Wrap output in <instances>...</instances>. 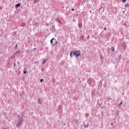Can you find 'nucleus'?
<instances>
[{
	"instance_id": "1",
	"label": "nucleus",
	"mask_w": 129,
	"mask_h": 129,
	"mask_svg": "<svg viewBox=\"0 0 129 129\" xmlns=\"http://www.w3.org/2000/svg\"><path fill=\"white\" fill-rule=\"evenodd\" d=\"M23 120H24V119L22 117L20 118V119L18 120L17 124L16 125V127H18L19 129L21 128V124H22Z\"/></svg>"
},
{
	"instance_id": "2",
	"label": "nucleus",
	"mask_w": 129,
	"mask_h": 129,
	"mask_svg": "<svg viewBox=\"0 0 129 129\" xmlns=\"http://www.w3.org/2000/svg\"><path fill=\"white\" fill-rule=\"evenodd\" d=\"M73 55H74V56H76V57H79V56L81 55L80 51L78 50L73 51Z\"/></svg>"
},
{
	"instance_id": "3",
	"label": "nucleus",
	"mask_w": 129,
	"mask_h": 129,
	"mask_svg": "<svg viewBox=\"0 0 129 129\" xmlns=\"http://www.w3.org/2000/svg\"><path fill=\"white\" fill-rule=\"evenodd\" d=\"M122 47L123 48V49L125 50L126 48V43L123 42L122 43Z\"/></svg>"
},
{
	"instance_id": "4",
	"label": "nucleus",
	"mask_w": 129,
	"mask_h": 129,
	"mask_svg": "<svg viewBox=\"0 0 129 129\" xmlns=\"http://www.w3.org/2000/svg\"><path fill=\"white\" fill-rule=\"evenodd\" d=\"M119 114V111H118V110H117L116 111V116L117 117H118Z\"/></svg>"
},
{
	"instance_id": "5",
	"label": "nucleus",
	"mask_w": 129,
	"mask_h": 129,
	"mask_svg": "<svg viewBox=\"0 0 129 129\" xmlns=\"http://www.w3.org/2000/svg\"><path fill=\"white\" fill-rule=\"evenodd\" d=\"M53 41H55V38H53L51 40H50V43L51 45H55L54 43H53Z\"/></svg>"
},
{
	"instance_id": "6",
	"label": "nucleus",
	"mask_w": 129,
	"mask_h": 129,
	"mask_svg": "<svg viewBox=\"0 0 129 129\" xmlns=\"http://www.w3.org/2000/svg\"><path fill=\"white\" fill-rule=\"evenodd\" d=\"M91 82H92V80H91V79H89L87 81L88 84H91Z\"/></svg>"
},
{
	"instance_id": "7",
	"label": "nucleus",
	"mask_w": 129,
	"mask_h": 129,
	"mask_svg": "<svg viewBox=\"0 0 129 129\" xmlns=\"http://www.w3.org/2000/svg\"><path fill=\"white\" fill-rule=\"evenodd\" d=\"M20 6H21V4L20 3H18L15 5L16 8H20Z\"/></svg>"
},
{
	"instance_id": "8",
	"label": "nucleus",
	"mask_w": 129,
	"mask_h": 129,
	"mask_svg": "<svg viewBox=\"0 0 129 129\" xmlns=\"http://www.w3.org/2000/svg\"><path fill=\"white\" fill-rule=\"evenodd\" d=\"M21 53V50H17V52H15L14 53V55H16V54H20Z\"/></svg>"
},
{
	"instance_id": "9",
	"label": "nucleus",
	"mask_w": 129,
	"mask_h": 129,
	"mask_svg": "<svg viewBox=\"0 0 129 129\" xmlns=\"http://www.w3.org/2000/svg\"><path fill=\"white\" fill-rule=\"evenodd\" d=\"M80 40H81V41H83V40H84V36H81L80 37Z\"/></svg>"
},
{
	"instance_id": "10",
	"label": "nucleus",
	"mask_w": 129,
	"mask_h": 129,
	"mask_svg": "<svg viewBox=\"0 0 129 129\" xmlns=\"http://www.w3.org/2000/svg\"><path fill=\"white\" fill-rule=\"evenodd\" d=\"M57 23H58L59 24H62V22H61V20H60L59 19V18H57Z\"/></svg>"
},
{
	"instance_id": "11",
	"label": "nucleus",
	"mask_w": 129,
	"mask_h": 129,
	"mask_svg": "<svg viewBox=\"0 0 129 129\" xmlns=\"http://www.w3.org/2000/svg\"><path fill=\"white\" fill-rule=\"evenodd\" d=\"M78 26L79 28H82V23H79Z\"/></svg>"
},
{
	"instance_id": "12",
	"label": "nucleus",
	"mask_w": 129,
	"mask_h": 129,
	"mask_svg": "<svg viewBox=\"0 0 129 129\" xmlns=\"http://www.w3.org/2000/svg\"><path fill=\"white\" fill-rule=\"evenodd\" d=\"M111 51H112V52H114V47H112L111 48Z\"/></svg>"
},
{
	"instance_id": "13",
	"label": "nucleus",
	"mask_w": 129,
	"mask_h": 129,
	"mask_svg": "<svg viewBox=\"0 0 129 129\" xmlns=\"http://www.w3.org/2000/svg\"><path fill=\"white\" fill-rule=\"evenodd\" d=\"M38 103L39 104H42V101L40 99H38Z\"/></svg>"
},
{
	"instance_id": "14",
	"label": "nucleus",
	"mask_w": 129,
	"mask_h": 129,
	"mask_svg": "<svg viewBox=\"0 0 129 129\" xmlns=\"http://www.w3.org/2000/svg\"><path fill=\"white\" fill-rule=\"evenodd\" d=\"M62 109V105H60L58 107V110H61Z\"/></svg>"
},
{
	"instance_id": "15",
	"label": "nucleus",
	"mask_w": 129,
	"mask_h": 129,
	"mask_svg": "<svg viewBox=\"0 0 129 129\" xmlns=\"http://www.w3.org/2000/svg\"><path fill=\"white\" fill-rule=\"evenodd\" d=\"M42 64H45V63H46V59H42Z\"/></svg>"
},
{
	"instance_id": "16",
	"label": "nucleus",
	"mask_w": 129,
	"mask_h": 129,
	"mask_svg": "<svg viewBox=\"0 0 129 129\" xmlns=\"http://www.w3.org/2000/svg\"><path fill=\"white\" fill-rule=\"evenodd\" d=\"M26 26V24L23 23L21 24V26L22 27H25Z\"/></svg>"
},
{
	"instance_id": "17",
	"label": "nucleus",
	"mask_w": 129,
	"mask_h": 129,
	"mask_svg": "<svg viewBox=\"0 0 129 129\" xmlns=\"http://www.w3.org/2000/svg\"><path fill=\"white\" fill-rule=\"evenodd\" d=\"M72 54H73V51H71L70 53V56H71V58H72V57H73V55H72Z\"/></svg>"
},
{
	"instance_id": "18",
	"label": "nucleus",
	"mask_w": 129,
	"mask_h": 129,
	"mask_svg": "<svg viewBox=\"0 0 129 129\" xmlns=\"http://www.w3.org/2000/svg\"><path fill=\"white\" fill-rule=\"evenodd\" d=\"M52 29L53 30V31H55V25H53L52 26Z\"/></svg>"
},
{
	"instance_id": "19",
	"label": "nucleus",
	"mask_w": 129,
	"mask_h": 129,
	"mask_svg": "<svg viewBox=\"0 0 129 129\" xmlns=\"http://www.w3.org/2000/svg\"><path fill=\"white\" fill-rule=\"evenodd\" d=\"M27 71H26V69H25V70L23 72V73H24V74H26L27 73Z\"/></svg>"
},
{
	"instance_id": "20",
	"label": "nucleus",
	"mask_w": 129,
	"mask_h": 129,
	"mask_svg": "<svg viewBox=\"0 0 129 129\" xmlns=\"http://www.w3.org/2000/svg\"><path fill=\"white\" fill-rule=\"evenodd\" d=\"M86 117H88L89 116V114H85Z\"/></svg>"
},
{
	"instance_id": "21",
	"label": "nucleus",
	"mask_w": 129,
	"mask_h": 129,
	"mask_svg": "<svg viewBox=\"0 0 129 129\" xmlns=\"http://www.w3.org/2000/svg\"><path fill=\"white\" fill-rule=\"evenodd\" d=\"M128 6H129V5L127 4L125 5V7L126 8H128Z\"/></svg>"
},
{
	"instance_id": "22",
	"label": "nucleus",
	"mask_w": 129,
	"mask_h": 129,
	"mask_svg": "<svg viewBox=\"0 0 129 129\" xmlns=\"http://www.w3.org/2000/svg\"><path fill=\"white\" fill-rule=\"evenodd\" d=\"M15 49H18V44H17L15 45Z\"/></svg>"
},
{
	"instance_id": "23",
	"label": "nucleus",
	"mask_w": 129,
	"mask_h": 129,
	"mask_svg": "<svg viewBox=\"0 0 129 129\" xmlns=\"http://www.w3.org/2000/svg\"><path fill=\"white\" fill-rule=\"evenodd\" d=\"M40 81L41 83H42V82H43V81H44V80H43V79H40Z\"/></svg>"
},
{
	"instance_id": "24",
	"label": "nucleus",
	"mask_w": 129,
	"mask_h": 129,
	"mask_svg": "<svg viewBox=\"0 0 129 129\" xmlns=\"http://www.w3.org/2000/svg\"><path fill=\"white\" fill-rule=\"evenodd\" d=\"M107 100L108 101H109V100H111V99L110 98H107Z\"/></svg>"
},
{
	"instance_id": "25",
	"label": "nucleus",
	"mask_w": 129,
	"mask_h": 129,
	"mask_svg": "<svg viewBox=\"0 0 129 129\" xmlns=\"http://www.w3.org/2000/svg\"><path fill=\"white\" fill-rule=\"evenodd\" d=\"M26 52H27V54H29V53L30 52V51H29V49H27Z\"/></svg>"
},
{
	"instance_id": "26",
	"label": "nucleus",
	"mask_w": 129,
	"mask_h": 129,
	"mask_svg": "<svg viewBox=\"0 0 129 129\" xmlns=\"http://www.w3.org/2000/svg\"><path fill=\"white\" fill-rule=\"evenodd\" d=\"M125 2H126V0H122V3H125Z\"/></svg>"
},
{
	"instance_id": "27",
	"label": "nucleus",
	"mask_w": 129,
	"mask_h": 129,
	"mask_svg": "<svg viewBox=\"0 0 129 129\" xmlns=\"http://www.w3.org/2000/svg\"><path fill=\"white\" fill-rule=\"evenodd\" d=\"M88 124H87V125L86 124H85V127H88Z\"/></svg>"
},
{
	"instance_id": "28",
	"label": "nucleus",
	"mask_w": 129,
	"mask_h": 129,
	"mask_svg": "<svg viewBox=\"0 0 129 129\" xmlns=\"http://www.w3.org/2000/svg\"><path fill=\"white\" fill-rule=\"evenodd\" d=\"M120 106H121V105L120 104L118 105V107H120Z\"/></svg>"
},
{
	"instance_id": "29",
	"label": "nucleus",
	"mask_w": 129,
	"mask_h": 129,
	"mask_svg": "<svg viewBox=\"0 0 129 129\" xmlns=\"http://www.w3.org/2000/svg\"><path fill=\"white\" fill-rule=\"evenodd\" d=\"M100 58L102 59H102H103V56H100Z\"/></svg>"
},
{
	"instance_id": "30",
	"label": "nucleus",
	"mask_w": 129,
	"mask_h": 129,
	"mask_svg": "<svg viewBox=\"0 0 129 129\" xmlns=\"http://www.w3.org/2000/svg\"><path fill=\"white\" fill-rule=\"evenodd\" d=\"M104 30H106V26H105V27L104 28Z\"/></svg>"
},
{
	"instance_id": "31",
	"label": "nucleus",
	"mask_w": 129,
	"mask_h": 129,
	"mask_svg": "<svg viewBox=\"0 0 129 129\" xmlns=\"http://www.w3.org/2000/svg\"><path fill=\"white\" fill-rule=\"evenodd\" d=\"M120 104L121 105H122V102H121L120 103Z\"/></svg>"
},
{
	"instance_id": "32",
	"label": "nucleus",
	"mask_w": 129,
	"mask_h": 129,
	"mask_svg": "<svg viewBox=\"0 0 129 129\" xmlns=\"http://www.w3.org/2000/svg\"><path fill=\"white\" fill-rule=\"evenodd\" d=\"M72 11H75V9L74 8H72Z\"/></svg>"
},
{
	"instance_id": "33",
	"label": "nucleus",
	"mask_w": 129,
	"mask_h": 129,
	"mask_svg": "<svg viewBox=\"0 0 129 129\" xmlns=\"http://www.w3.org/2000/svg\"><path fill=\"white\" fill-rule=\"evenodd\" d=\"M55 44H57V40H55Z\"/></svg>"
},
{
	"instance_id": "34",
	"label": "nucleus",
	"mask_w": 129,
	"mask_h": 129,
	"mask_svg": "<svg viewBox=\"0 0 129 129\" xmlns=\"http://www.w3.org/2000/svg\"><path fill=\"white\" fill-rule=\"evenodd\" d=\"M92 94H93V96H95L94 95V93H93Z\"/></svg>"
},
{
	"instance_id": "35",
	"label": "nucleus",
	"mask_w": 129,
	"mask_h": 129,
	"mask_svg": "<svg viewBox=\"0 0 129 129\" xmlns=\"http://www.w3.org/2000/svg\"><path fill=\"white\" fill-rule=\"evenodd\" d=\"M111 125H113V123H111Z\"/></svg>"
},
{
	"instance_id": "36",
	"label": "nucleus",
	"mask_w": 129,
	"mask_h": 129,
	"mask_svg": "<svg viewBox=\"0 0 129 129\" xmlns=\"http://www.w3.org/2000/svg\"><path fill=\"white\" fill-rule=\"evenodd\" d=\"M46 26H48V24H45Z\"/></svg>"
},
{
	"instance_id": "37",
	"label": "nucleus",
	"mask_w": 129,
	"mask_h": 129,
	"mask_svg": "<svg viewBox=\"0 0 129 129\" xmlns=\"http://www.w3.org/2000/svg\"><path fill=\"white\" fill-rule=\"evenodd\" d=\"M16 65V63H14V66Z\"/></svg>"
},
{
	"instance_id": "38",
	"label": "nucleus",
	"mask_w": 129,
	"mask_h": 129,
	"mask_svg": "<svg viewBox=\"0 0 129 129\" xmlns=\"http://www.w3.org/2000/svg\"><path fill=\"white\" fill-rule=\"evenodd\" d=\"M108 105H109V103H108Z\"/></svg>"
},
{
	"instance_id": "39",
	"label": "nucleus",
	"mask_w": 129,
	"mask_h": 129,
	"mask_svg": "<svg viewBox=\"0 0 129 129\" xmlns=\"http://www.w3.org/2000/svg\"><path fill=\"white\" fill-rule=\"evenodd\" d=\"M34 50H36V48H34Z\"/></svg>"
},
{
	"instance_id": "40",
	"label": "nucleus",
	"mask_w": 129,
	"mask_h": 129,
	"mask_svg": "<svg viewBox=\"0 0 129 129\" xmlns=\"http://www.w3.org/2000/svg\"><path fill=\"white\" fill-rule=\"evenodd\" d=\"M18 64H20V62H18Z\"/></svg>"
},
{
	"instance_id": "41",
	"label": "nucleus",
	"mask_w": 129,
	"mask_h": 129,
	"mask_svg": "<svg viewBox=\"0 0 129 129\" xmlns=\"http://www.w3.org/2000/svg\"><path fill=\"white\" fill-rule=\"evenodd\" d=\"M94 91L95 92V90H94Z\"/></svg>"
}]
</instances>
